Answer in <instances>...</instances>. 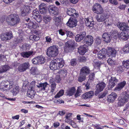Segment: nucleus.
<instances>
[{"mask_svg": "<svg viewBox=\"0 0 129 129\" xmlns=\"http://www.w3.org/2000/svg\"><path fill=\"white\" fill-rule=\"evenodd\" d=\"M61 79L59 75H57L55 78V81L57 83H59L61 81Z\"/></svg>", "mask_w": 129, "mask_h": 129, "instance_id": "obj_61", "label": "nucleus"}, {"mask_svg": "<svg viewBox=\"0 0 129 129\" xmlns=\"http://www.w3.org/2000/svg\"><path fill=\"white\" fill-rule=\"evenodd\" d=\"M29 72L33 75H38L40 73L39 71L36 67H31L30 70Z\"/></svg>", "mask_w": 129, "mask_h": 129, "instance_id": "obj_24", "label": "nucleus"}, {"mask_svg": "<svg viewBox=\"0 0 129 129\" xmlns=\"http://www.w3.org/2000/svg\"><path fill=\"white\" fill-rule=\"evenodd\" d=\"M108 33H104L102 35V38L104 41L106 42L109 43L111 41V36L110 34H108Z\"/></svg>", "mask_w": 129, "mask_h": 129, "instance_id": "obj_23", "label": "nucleus"}, {"mask_svg": "<svg viewBox=\"0 0 129 129\" xmlns=\"http://www.w3.org/2000/svg\"><path fill=\"white\" fill-rule=\"evenodd\" d=\"M123 50L125 53H129V44L125 45L123 48Z\"/></svg>", "mask_w": 129, "mask_h": 129, "instance_id": "obj_46", "label": "nucleus"}, {"mask_svg": "<svg viewBox=\"0 0 129 129\" xmlns=\"http://www.w3.org/2000/svg\"><path fill=\"white\" fill-rule=\"evenodd\" d=\"M78 60L79 62H85L86 60V58L84 56H82L79 58Z\"/></svg>", "mask_w": 129, "mask_h": 129, "instance_id": "obj_57", "label": "nucleus"}, {"mask_svg": "<svg viewBox=\"0 0 129 129\" xmlns=\"http://www.w3.org/2000/svg\"><path fill=\"white\" fill-rule=\"evenodd\" d=\"M43 21L45 23L48 24L49 23L51 18L50 16H44L43 18Z\"/></svg>", "mask_w": 129, "mask_h": 129, "instance_id": "obj_41", "label": "nucleus"}, {"mask_svg": "<svg viewBox=\"0 0 129 129\" xmlns=\"http://www.w3.org/2000/svg\"><path fill=\"white\" fill-rule=\"evenodd\" d=\"M38 56L34 58L32 60L33 63L35 64H39V61H38Z\"/></svg>", "mask_w": 129, "mask_h": 129, "instance_id": "obj_56", "label": "nucleus"}, {"mask_svg": "<svg viewBox=\"0 0 129 129\" xmlns=\"http://www.w3.org/2000/svg\"><path fill=\"white\" fill-rule=\"evenodd\" d=\"M32 16H31L32 18L35 17L36 16H38L39 15V11L37 10H33L32 13Z\"/></svg>", "mask_w": 129, "mask_h": 129, "instance_id": "obj_51", "label": "nucleus"}, {"mask_svg": "<svg viewBox=\"0 0 129 129\" xmlns=\"http://www.w3.org/2000/svg\"><path fill=\"white\" fill-rule=\"evenodd\" d=\"M38 33H35L34 35H30L29 37L30 39L34 41H38L40 39L39 36V34Z\"/></svg>", "mask_w": 129, "mask_h": 129, "instance_id": "obj_27", "label": "nucleus"}, {"mask_svg": "<svg viewBox=\"0 0 129 129\" xmlns=\"http://www.w3.org/2000/svg\"><path fill=\"white\" fill-rule=\"evenodd\" d=\"M101 37H97L95 41V43L97 45H99L101 43Z\"/></svg>", "mask_w": 129, "mask_h": 129, "instance_id": "obj_52", "label": "nucleus"}, {"mask_svg": "<svg viewBox=\"0 0 129 129\" xmlns=\"http://www.w3.org/2000/svg\"><path fill=\"white\" fill-rule=\"evenodd\" d=\"M30 66L29 62H26L20 64L18 67V70L21 72H24L29 68Z\"/></svg>", "mask_w": 129, "mask_h": 129, "instance_id": "obj_5", "label": "nucleus"}, {"mask_svg": "<svg viewBox=\"0 0 129 129\" xmlns=\"http://www.w3.org/2000/svg\"><path fill=\"white\" fill-rule=\"evenodd\" d=\"M86 35V33H82L81 34H77L75 37V39L77 42H79L83 39Z\"/></svg>", "mask_w": 129, "mask_h": 129, "instance_id": "obj_26", "label": "nucleus"}, {"mask_svg": "<svg viewBox=\"0 0 129 129\" xmlns=\"http://www.w3.org/2000/svg\"><path fill=\"white\" fill-rule=\"evenodd\" d=\"M80 76L78 78V81L80 82H82L85 80L86 79V76L83 75L82 74L80 73Z\"/></svg>", "mask_w": 129, "mask_h": 129, "instance_id": "obj_45", "label": "nucleus"}, {"mask_svg": "<svg viewBox=\"0 0 129 129\" xmlns=\"http://www.w3.org/2000/svg\"><path fill=\"white\" fill-rule=\"evenodd\" d=\"M53 60L54 61L56 62V63L57 65L58 63L60 62L61 61H63V59L60 58H57Z\"/></svg>", "mask_w": 129, "mask_h": 129, "instance_id": "obj_62", "label": "nucleus"}, {"mask_svg": "<svg viewBox=\"0 0 129 129\" xmlns=\"http://www.w3.org/2000/svg\"><path fill=\"white\" fill-rule=\"evenodd\" d=\"M6 33L7 34H6L5 33H4L1 35V38L2 40L6 41L10 40L13 37L12 33Z\"/></svg>", "mask_w": 129, "mask_h": 129, "instance_id": "obj_14", "label": "nucleus"}, {"mask_svg": "<svg viewBox=\"0 0 129 129\" xmlns=\"http://www.w3.org/2000/svg\"><path fill=\"white\" fill-rule=\"evenodd\" d=\"M30 6H24L21 9V15L23 16L26 15L29 12Z\"/></svg>", "mask_w": 129, "mask_h": 129, "instance_id": "obj_16", "label": "nucleus"}, {"mask_svg": "<svg viewBox=\"0 0 129 129\" xmlns=\"http://www.w3.org/2000/svg\"><path fill=\"white\" fill-rule=\"evenodd\" d=\"M105 49H103L97 54L98 58L99 59H103L106 58L107 52Z\"/></svg>", "mask_w": 129, "mask_h": 129, "instance_id": "obj_8", "label": "nucleus"}, {"mask_svg": "<svg viewBox=\"0 0 129 129\" xmlns=\"http://www.w3.org/2000/svg\"><path fill=\"white\" fill-rule=\"evenodd\" d=\"M95 74L94 73H90V74L89 75V79L92 80H93L95 77Z\"/></svg>", "mask_w": 129, "mask_h": 129, "instance_id": "obj_60", "label": "nucleus"}, {"mask_svg": "<svg viewBox=\"0 0 129 129\" xmlns=\"http://www.w3.org/2000/svg\"><path fill=\"white\" fill-rule=\"evenodd\" d=\"M106 86L104 82H101L98 84L96 86L95 93L98 94L100 92L102 91Z\"/></svg>", "mask_w": 129, "mask_h": 129, "instance_id": "obj_7", "label": "nucleus"}, {"mask_svg": "<svg viewBox=\"0 0 129 129\" xmlns=\"http://www.w3.org/2000/svg\"><path fill=\"white\" fill-rule=\"evenodd\" d=\"M117 27L119 29L122 31H129V26L124 23H120L117 24Z\"/></svg>", "mask_w": 129, "mask_h": 129, "instance_id": "obj_13", "label": "nucleus"}, {"mask_svg": "<svg viewBox=\"0 0 129 129\" xmlns=\"http://www.w3.org/2000/svg\"><path fill=\"white\" fill-rule=\"evenodd\" d=\"M48 85V84L47 82H45L43 83H40L39 85L37 86V87L39 88H41V90L44 91L45 90V88Z\"/></svg>", "mask_w": 129, "mask_h": 129, "instance_id": "obj_33", "label": "nucleus"}, {"mask_svg": "<svg viewBox=\"0 0 129 129\" xmlns=\"http://www.w3.org/2000/svg\"><path fill=\"white\" fill-rule=\"evenodd\" d=\"M38 57L39 64H43L45 63V59L44 57L42 56H38Z\"/></svg>", "mask_w": 129, "mask_h": 129, "instance_id": "obj_39", "label": "nucleus"}, {"mask_svg": "<svg viewBox=\"0 0 129 129\" xmlns=\"http://www.w3.org/2000/svg\"><path fill=\"white\" fill-rule=\"evenodd\" d=\"M49 67L51 69L53 70L58 69L57 64L53 60L50 63Z\"/></svg>", "mask_w": 129, "mask_h": 129, "instance_id": "obj_30", "label": "nucleus"}, {"mask_svg": "<svg viewBox=\"0 0 129 129\" xmlns=\"http://www.w3.org/2000/svg\"><path fill=\"white\" fill-rule=\"evenodd\" d=\"M23 40V38L22 37H21V39H19V38H15L14 41V43L15 45H16L17 44L21 43Z\"/></svg>", "mask_w": 129, "mask_h": 129, "instance_id": "obj_44", "label": "nucleus"}, {"mask_svg": "<svg viewBox=\"0 0 129 129\" xmlns=\"http://www.w3.org/2000/svg\"><path fill=\"white\" fill-rule=\"evenodd\" d=\"M64 90L63 89L60 90L57 94L55 95L54 97L55 98H59L62 96L64 94Z\"/></svg>", "mask_w": 129, "mask_h": 129, "instance_id": "obj_47", "label": "nucleus"}, {"mask_svg": "<svg viewBox=\"0 0 129 129\" xmlns=\"http://www.w3.org/2000/svg\"><path fill=\"white\" fill-rule=\"evenodd\" d=\"M102 64V63L101 61L96 59L94 60L93 61V66L95 68H99Z\"/></svg>", "mask_w": 129, "mask_h": 129, "instance_id": "obj_37", "label": "nucleus"}, {"mask_svg": "<svg viewBox=\"0 0 129 129\" xmlns=\"http://www.w3.org/2000/svg\"><path fill=\"white\" fill-rule=\"evenodd\" d=\"M126 84V82L125 81L119 83L114 88V90L118 91H120L124 87Z\"/></svg>", "mask_w": 129, "mask_h": 129, "instance_id": "obj_19", "label": "nucleus"}, {"mask_svg": "<svg viewBox=\"0 0 129 129\" xmlns=\"http://www.w3.org/2000/svg\"><path fill=\"white\" fill-rule=\"evenodd\" d=\"M33 54L32 52H24L21 53V56L24 58H28Z\"/></svg>", "mask_w": 129, "mask_h": 129, "instance_id": "obj_32", "label": "nucleus"}, {"mask_svg": "<svg viewBox=\"0 0 129 129\" xmlns=\"http://www.w3.org/2000/svg\"><path fill=\"white\" fill-rule=\"evenodd\" d=\"M6 81H3L1 83H0V89L2 90H4L5 85V83Z\"/></svg>", "mask_w": 129, "mask_h": 129, "instance_id": "obj_54", "label": "nucleus"}, {"mask_svg": "<svg viewBox=\"0 0 129 129\" xmlns=\"http://www.w3.org/2000/svg\"><path fill=\"white\" fill-rule=\"evenodd\" d=\"M64 62L63 61H61L60 62L58 63L57 65V67L58 69H59L60 68H61L63 67L64 65Z\"/></svg>", "mask_w": 129, "mask_h": 129, "instance_id": "obj_63", "label": "nucleus"}, {"mask_svg": "<svg viewBox=\"0 0 129 129\" xmlns=\"http://www.w3.org/2000/svg\"><path fill=\"white\" fill-rule=\"evenodd\" d=\"M118 80L116 77H111L109 81L108 87L110 88L113 87L116 85Z\"/></svg>", "mask_w": 129, "mask_h": 129, "instance_id": "obj_12", "label": "nucleus"}, {"mask_svg": "<svg viewBox=\"0 0 129 129\" xmlns=\"http://www.w3.org/2000/svg\"><path fill=\"white\" fill-rule=\"evenodd\" d=\"M50 83L51 84V90L50 92L53 93L56 88V84L54 82L51 80H50Z\"/></svg>", "mask_w": 129, "mask_h": 129, "instance_id": "obj_31", "label": "nucleus"}, {"mask_svg": "<svg viewBox=\"0 0 129 129\" xmlns=\"http://www.w3.org/2000/svg\"><path fill=\"white\" fill-rule=\"evenodd\" d=\"M28 27L30 28H33L35 29L39 26L37 23L36 22L34 23L33 21H30L28 23Z\"/></svg>", "mask_w": 129, "mask_h": 129, "instance_id": "obj_29", "label": "nucleus"}, {"mask_svg": "<svg viewBox=\"0 0 129 129\" xmlns=\"http://www.w3.org/2000/svg\"><path fill=\"white\" fill-rule=\"evenodd\" d=\"M122 66L125 68H129V60L123 61L122 62Z\"/></svg>", "mask_w": 129, "mask_h": 129, "instance_id": "obj_43", "label": "nucleus"}, {"mask_svg": "<svg viewBox=\"0 0 129 129\" xmlns=\"http://www.w3.org/2000/svg\"><path fill=\"white\" fill-rule=\"evenodd\" d=\"M35 81H32L31 83L29 86V87L30 88V89L34 90V87H35Z\"/></svg>", "mask_w": 129, "mask_h": 129, "instance_id": "obj_58", "label": "nucleus"}, {"mask_svg": "<svg viewBox=\"0 0 129 129\" xmlns=\"http://www.w3.org/2000/svg\"><path fill=\"white\" fill-rule=\"evenodd\" d=\"M85 23L86 26L89 27H92L94 25V22L91 19H85Z\"/></svg>", "mask_w": 129, "mask_h": 129, "instance_id": "obj_25", "label": "nucleus"}, {"mask_svg": "<svg viewBox=\"0 0 129 129\" xmlns=\"http://www.w3.org/2000/svg\"><path fill=\"white\" fill-rule=\"evenodd\" d=\"M77 21L76 18L70 17L67 23V25L71 27H75L77 24Z\"/></svg>", "mask_w": 129, "mask_h": 129, "instance_id": "obj_9", "label": "nucleus"}, {"mask_svg": "<svg viewBox=\"0 0 129 129\" xmlns=\"http://www.w3.org/2000/svg\"><path fill=\"white\" fill-rule=\"evenodd\" d=\"M35 19L37 22H40L42 21V18L40 15H39L38 16L34 17L33 18Z\"/></svg>", "mask_w": 129, "mask_h": 129, "instance_id": "obj_49", "label": "nucleus"}, {"mask_svg": "<svg viewBox=\"0 0 129 129\" xmlns=\"http://www.w3.org/2000/svg\"><path fill=\"white\" fill-rule=\"evenodd\" d=\"M81 89L79 88H78L76 91V92L75 95V98H77L78 96H80V94L79 93H81Z\"/></svg>", "mask_w": 129, "mask_h": 129, "instance_id": "obj_53", "label": "nucleus"}, {"mask_svg": "<svg viewBox=\"0 0 129 129\" xmlns=\"http://www.w3.org/2000/svg\"><path fill=\"white\" fill-rule=\"evenodd\" d=\"M121 96L123 98L124 100H126L127 102L128 100H129V95L127 93L125 94H122V96Z\"/></svg>", "mask_w": 129, "mask_h": 129, "instance_id": "obj_55", "label": "nucleus"}, {"mask_svg": "<svg viewBox=\"0 0 129 129\" xmlns=\"http://www.w3.org/2000/svg\"><path fill=\"white\" fill-rule=\"evenodd\" d=\"M34 90L28 89L27 92V94L28 96L31 99L34 98Z\"/></svg>", "mask_w": 129, "mask_h": 129, "instance_id": "obj_35", "label": "nucleus"}, {"mask_svg": "<svg viewBox=\"0 0 129 129\" xmlns=\"http://www.w3.org/2000/svg\"><path fill=\"white\" fill-rule=\"evenodd\" d=\"M118 35L119 39L122 41H125L129 38V34L128 33H120V34Z\"/></svg>", "mask_w": 129, "mask_h": 129, "instance_id": "obj_20", "label": "nucleus"}, {"mask_svg": "<svg viewBox=\"0 0 129 129\" xmlns=\"http://www.w3.org/2000/svg\"><path fill=\"white\" fill-rule=\"evenodd\" d=\"M58 53V46L53 45L47 49L46 54L49 57H52L56 56Z\"/></svg>", "mask_w": 129, "mask_h": 129, "instance_id": "obj_2", "label": "nucleus"}, {"mask_svg": "<svg viewBox=\"0 0 129 129\" xmlns=\"http://www.w3.org/2000/svg\"><path fill=\"white\" fill-rule=\"evenodd\" d=\"M77 59H73L71 60L70 62V63L71 65L72 66H74L77 63Z\"/></svg>", "mask_w": 129, "mask_h": 129, "instance_id": "obj_59", "label": "nucleus"}, {"mask_svg": "<svg viewBox=\"0 0 129 129\" xmlns=\"http://www.w3.org/2000/svg\"><path fill=\"white\" fill-rule=\"evenodd\" d=\"M6 21L9 24L14 26L19 23L20 19L18 15L12 14L7 17Z\"/></svg>", "mask_w": 129, "mask_h": 129, "instance_id": "obj_1", "label": "nucleus"}, {"mask_svg": "<svg viewBox=\"0 0 129 129\" xmlns=\"http://www.w3.org/2000/svg\"><path fill=\"white\" fill-rule=\"evenodd\" d=\"M92 10L94 13L97 14H101L103 12V9L101 6L98 3H96L93 6Z\"/></svg>", "mask_w": 129, "mask_h": 129, "instance_id": "obj_4", "label": "nucleus"}, {"mask_svg": "<svg viewBox=\"0 0 129 129\" xmlns=\"http://www.w3.org/2000/svg\"><path fill=\"white\" fill-rule=\"evenodd\" d=\"M76 43L74 40H69L65 44L64 52L66 53L71 52L74 49Z\"/></svg>", "mask_w": 129, "mask_h": 129, "instance_id": "obj_3", "label": "nucleus"}, {"mask_svg": "<svg viewBox=\"0 0 129 129\" xmlns=\"http://www.w3.org/2000/svg\"><path fill=\"white\" fill-rule=\"evenodd\" d=\"M76 89L74 87H72L67 91L68 95L69 96H72L76 92Z\"/></svg>", "mask_w": 129, "mask_h": 129, "instance_id": "obj_34", "label": "nucleus"}, {"mask_svg": "<svg viewBox=\"0 0 129 129\" xmlns=\"http://www.w3.org/2000/svg\"><path fill=\"white\" fill-rule=\"evenodd\" d=\"M48 10L50 13L52 15H57L58 13V9L56 7L52 5L49 6Z\"/></svg>", "mask_w": 129, "mask_h": 129, "instance_id": "obj_6", "label": "nucleus"}, {"mask_svg": "<svg viewBox=\"0 0 129 129\" xmlns=\"http://www.w3.org/2000/svg\"><path fill=\"white\" fill-rule=\"evenodd\" d=\"M19 89L18 87L17 86H15L11 90L13 95H16L19 91Z\"/></svg>", "mask_w": 129, "mask_h": 129, "instance_id": "obj_40", "label": "nucleus"}, {"mask_svg": "<svg viewBox=\"0 0 129 129\" xmlns=\"http://www.w3.org/2000/svg\"><path fill=\"white\" fill-rule=\"evenodd\" d=\"M84 42L85 44H86L88 46L91 45L93 42V37L91 35H88L85 38Z\"/></svg>", "mask_w": 129, "mask_h": 129, "instance_id": "obj_15", "label": "nucleus"}, {"mask_svg": "<svg viewBox=\"0 0 129 129\" xmlns=\"http://www.w3.org/2000/svg\"><path fill=\"white\" fill-rule=\"evenodd\" d=\"M93 93L92 91H90L84 93L83 95V97L85 99L92 98Z\"/></svg>", "mask_w": 129, "mask_h": 129, "instance_id": "obj_28", "label": "nucleus"}, {"mask_svg": "<svg viewBox=\"0 0 129 129\" xmlns=\"http://www.w3.org/2000/svg\"><path fill=\"white\" fill-rule=\"evenodd\" d=\"M107 53L109 56L114 57L117 53L116 50L114 48L112 47H109L107 51Z\"/></svg>", "mask_w": 129, "mask_h": 129, "instance_id": "obj_22", "label": "nucleus"}, {"mask_svg": "<svg viewBox=\"0 0 129 129\" xmlns=\"http://www.w3.org/2000/svg\"><path fill=\"white\" fill-rule=\"evenodd\" d=\"M39 11L41 14H44L46 12V8L39 9Z\"/></svg>", "mask_w": 129, "mask_h": 129, "instance_id": "obj_64", "label": "nucleus"}, {"mask_svg": "<svg viewBox=\"0 0 129 129\" xmlns=\"http://www.w3.org/2000/svg\"><path fill=\"white\" fill-rule=\"evenodd\" d=\"M10 67L7 65H5L0 68V73L5 72L8 70Z\"/></svg>", "mask_w": 129, "mask_h": 129, "instance_id": "obj_36", "label": "nucleus"}, {"mask_svg": "<svg viewBox=\"0 0 129 129\" xmlns=\"http://www.w3.org/2000/svg\"><path fill=\"white\" fill-rule=\"evenodd\" d=\"M95 18L98 22H101L105 21L107 17L105 14H103L96 15L95 16Z\"/></svg>", "mask_w": 129, "mask_h": 129, "instance_id": "obj_17", "label": "nucleus"}, {"mask_svg": "<svg viewBox=\"0 0 129 129\" xmlns=\"http://www.w3.org/2000/svg\"><path fill=\"white\" fill-rule=\"evenodd\" d=\"M91 70L89 67L85 66L82 67L80 70V73L83 75L86 76L90 73Z\"/></svg>", "mask_w": 129, "mask_h": 129, "instance_id": "obj_10", "label": "nucleus"}, {"mask_svg": "<svg viewBox=\"0 0 129 129\" xmlns=\"http://www.w3.org/2000/svg\"><path fill=\"white\" fill-rule=\"evenodd\" d=\"M127 102L125 100L123 99V98L121 96V99L119 100V102L118 103V106H123L124 104L126 103Z\"/></svg>", "mask_w": 129, "mask_h": 129, "instance_id": "obj_42", "label": "nucleus"}, {"mask_svg": "<svg viewBox=\"0 0 129 129\" xmlns=\"http://www.w3.org/2000/svg\"><path fill=\"white\" fill-rule=\"evenodd\" d=\"M88 46L86 44L80 46L78 48V51L80 54L83 55L87 51Z\"/></svg>", "mask_w": 129, "mask_h": 129, "instance_id": "obj_11", "label": "nucleus"}, {"mask_svg": "<svg viewBox=\"0 0 129 129\" xmlns=\"http://www.w3.org/2000/svg\"><path fill=\"white\" fill-rule=\"evenodd\" d=\"M67 13L68 15L73 16L74 18H76L78 16V14L76 13V11L74 9L72 8L68 9Z\"/></svg>", "mask_w": 129, "mask_h": 129, "instance_id": "obj_18", "label": "nucleus"}, {"mask_svg": "<svg viewBox=\"0 0 129 129\" xmlns=\"http://www.w3.org/2000/svg\"><path fill=\"white\" fill-rule=\"evenodd\" d=\"M67 70H63L61 69L60 70L58 73L60 74L61 76L63 77H65L67 74Z\"/></svg>", "mask_w": 129, "mask_h": 129, "instance_id": "obj_38", "label": "nucleus"}, {"mask_svg": "<svg viewBox=\"0 0 129 129\" xmlns=\"http://www.w3.org/2000/svg\"><path fill=\"white\" fill-rule=\"evenodd\" d=\"M117 95L116 93L114 92H112L111 94L108 96L107 99L108 101L113 102L116 98Z\"/></svg>", "mask_w": 129, "mask_h": 129, "instance_id": "obj_21", "label": "nucleus"}, {"mask_svg": "<svg viewBox=\"0 0 129 129\" xmlns=\"http://www.w3.org/2000/svg\"><path fill=\"white\" fill-rule=\"evenodd\" d=\"M54 20L55 22V24L56 26H58L61 20L60 17H56Z\"/></svg>", "mask_w": 129, "mask_h": 129, "instance_id": "obj_48", "label": "nucleus"}, {"mask_svg": "<svg viewBox=\"0 0 129 129\" xmlns=\"http://www.w3.org/2000/svg\"><path fill=\"white\" fill-rule=\"evenodd\" d=\"M92 126L95 129H103L102 126L100 124H93Z\"/></svg>", "mask_w": 129, "mask_h": 129, "instance_id": "obj_50", "label": "nucleus"}]
</instances>
